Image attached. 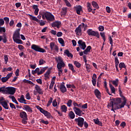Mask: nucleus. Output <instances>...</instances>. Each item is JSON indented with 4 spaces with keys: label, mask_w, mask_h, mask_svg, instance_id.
I'll return each instance as SVG.
<instances>
[{
    "label": "nucleus",
    "mask_w": 131,
    "mask_h": 131,
    "mask_svg": "<svg viewBox=\"0 0 131 131\" xmlns=\"http://www.w3.org/2000/svg\"><path fill=\"white\" fill-rule=\"evenodd\" d=\"M40 15L42 16L43 19H47L48 21L53 22L55 20V17L51 13L47 11H40Z\"/></svg>",
    "instance_id": "nucleus-1"
},
{
    "label": "nucleus",
    "mask_w": 131,
    "mask_h": 131,
    "mask_svg": "<svg viewBox=\"0 0 131 131\" xmlns=\"http://www.w3.org/2000/svg\"><path fill=\"white\" fill-rule=\"evenodd\" d=\"M36 107L37 109L41 113L44 114L45 116L47 117V118H51L52 117V116L48 111L43 110L42 107L38 105L36 106Z\"/></svg>",
    "instance_id": "nucleus-2"
},
{
    "label": "nucleus",
    "mask_w": 131,
    "mask_h": 131,
    "mask_svg": "<svg viewBox=\"0 0 131 131\" xmlns=\"http://www.w3.org/2000/svg\"><path fill=\"white\" fill-rule=\"evenodd\" d=\"M31 49L38 52L46 53V50L45 49L40 48L39 46H37L36 45L33 44L31 46Z\"/></svg>",
    "instance_id": "nucleus-3"
},
{
    "label": "nucleus",
    "mask_w": 131,
    "mask_h": 131,
    "mask_svg": "<svg viewBox=\"0 0 131 131\" xmlns=\"http://www.w3.org/2000/svg\"><path fill=\"white\" fill-rule=\"evenodd\" d=\"M87 34L89 36H95L97 38H100L99 33L97 31H94L93 29H88L87 30Z\"/></svg>",
    "instance_id": "nucleus-4"
},
{
    "label": "nucleus",
    "mask_w": 131,
    "mask_h": 131,
    "mask_svg": "<svg viewBox=\"0 0 131 131\" xmlns=\"http://www.w3.org/2000/svg\"><path fill=\"white\" fill-rule=\"evenodd\" d=\"M111 102H113V103L114 104L115 106H121V104L122 102L121 98H112L110 97Z\"/></svg>",
    "instance_id": "nucleus-5"
},
{
    "label": "nucleus",
    "mask_w": 131,
    "mask_h": 131,
    "mask_svg": "<svg viewBox=\"0 0 131 131\" xmlns=\"http://www.w3.org/2000/svg\"><path fill=\"white\" fill-rule=\"evenodd\" d=\"M84 119L79 117L78 118L75 119V121L77 123V124L80 127H82L84 124Z\"/></svg>",
    "instance_id": "nucleus-6"
},
{
    "label": "nucleus",
    "mask_w": 131,
    "mask_h": 131,
    "mask_svg": "<svg viewBox=\"0 0 131 131\" xmlns=\"http://www.w3.org/2000/svg\"><path fill=\"white\" fill-rule=\"evenodd\" d=\"M107 106H108V107H112L111 111H113V112L114 113H115V110H118L122 108L121 106L119 105H117V106L115 105V104H113V102L111 101H110V102L108 104Z\"/></svg>",
    "instance_id": "nucleus-7"
},
{
    "label": "nucleus",
    "mask_w": 131,
    "mask_h": 131,
    "mask_svg": "<svg viewBox=\"0 0 131 131\" xmlns=\"http://www.w3.org/2000/svg\"><path fill=\"white\" fill-rule=\"evenodd\" d=\"M16 92V88L14 87H7L6 94L14 95Z\"/></svg>",
    "instance_id": "nucleus-8"
},
{
    "label": "nucleus",
    "mask_w": 131,
    "mask_h": 131,
    "mask_svg": "<svg viewBox=\"0 0 131 131\" xmlns=\"http://www.w3.org/2000/svg\"><path fill=\"white\" fill-rule=\"evenodd\" d=\"M20 29H16V31L14 32V33L13 35V39L14 41V40L20 39Z\"/></svg>",
    "instance_id": "nucleus-9"
},
{
    "label": "nucleus",
    "mask_w": 131,
    "mask_h": 131,
    "mask_svg": "<svg viewBox=\"0 0 131 131\" xmlns=\"http://www.w3.org/2000/svg\"><path fill=\"white\" fill-rule=\"evenodd\" d=\"M73 110L75 113L79 117L82 116V111L80 110V108L77 107H73Z\"/></svg>",
    "instance_id": "nucleus-10"
},
{
    "label": "nucleus",
    "mask_w": 131,
    "mask_h": 131,
    "mask_svg": "<svg viewBox=\"0 0 131 131\" xmlns=\"http://www.w3.org/2000/svg\"><path fill=\"white\" fill-rule=\"evenodd\" d=\"M75 32L76 33L77 35L81 36L82 35V25H79L78 27L75 30Z\"/></svg>",
    "instance_id": "nucleus-11"
},
{
    "label": "nucleus",
    "mask_w": 131,
    "mask_h": 131,
    "mask_svg": "<svg viewBox=\"0 0 131 131\" xmlns=\"http://www.w3.org/2000/svg\"><path fill=\"white\" fill-rule=\"evenodd\" d=\"M13 73H10L9 74H8L6 77H2L1 78V81L3 82H6V81H8L9 79H10V78L13 75Z\"/></svg>",
    "instance_id": "nucleus-12"
},
{
    "label": "nucleus",
    "mask_w": 131,
    "mask_h": 131,
    "mask_svg": "<svg viewBox=\"0 0 131 131\" xmlns=\"http://www.w3.org/2000/svg\"><path fill=\"white\" fill-rule=\"evenodd\" d=\"M78 43L79 45V47H81L80 49L83 50H85L86 46L85 45V42L83 41L82 40H79L78 41Z\"/></svg>",
    "instance_id": "nucleus-13"
},
{
    "label": "nucleus",
    "mask_w": 131,
    "mask_h": 131,
    "mask_svg": "<svg viewBox=\"0 0 131 131\" xmlns=\"http://www.w3.org/2000/svg\"><path fill=\"white\" fill-rule=\"evenodd\" d=\"M74 9H75L78 15H81V11H82V7L81 6V5H77L76 6H75Z\"/></svg>",
    "instance_id": "nucleus-14"
},
{
    "label": "nucleus",
    "mask_w": 131,
    "mask_h": 131,
    "mask_svg": "<svg viewBox=\"0 0 131 131\" xmlns=\"http://www.w3.org/2000/svg\"><path fill=\"white\" fill-rule=\"evenodd\" d=\"M23 110H25L27 112L32 113L33 109L29 105H25L23 106Z\"/></svg>",
    "instance_id": "nucleus-15"
},
{
    "label": "nucleus",
    "mask_w": 131,
    "mask_h": 131,
    "mask_svg": "<svg viewBox=\"0 0 131 131\" xmlns=\"http://www.w3.org/2000/svg\"><path fill=\"white\" fill-rule=\"evenodd\" d=\"M51 69L52 68H49L46 73L44 74V77L46 78L45 79L47 80V79H50V74L51 73Z\"/></svg>",
    "instance_id": "nucleus-16"
},
{
    "label": "nucleus",
    "mask_w": 131,
    "mask_h": 131,
    "mask_svg": "<svg viewBox=\"0 0 131 131\" xmlns=\"http://www.w3.org/2000/svg\"><path fill=\"white\" fill-rule=\"evenodd\" d=\"M19 116L21 118L28 120V116L26 112L23 111L19 113Z\"/></svg>",
    "instance_id": "nucleus-17"
},
{
    "label": "nucleus",
    "mask_w": 131,
    "mask_h": 131,
    "mask_svg": "<svg viewBox=\"0 0 131 131\" xmlns=\"http://www.w3.org/2000/svg\"><path fill=\"white\" fill-rule=\"evenodd\" d=\"M120 97L123 98V102L120 104V107L124 108L125 105L126 104V101H127V99L125 98V96H124V95H123L122 94H121L120 95Z\"/></svg>",
    "instance_id": "nucleus-18"
},
{
    "label": "nucleus",
    "mask_w": 131,
    "mask_h": 131,
    "mask_svg": "<svg viewBox=\"0 0 131 131\" xmlns=\"http://www.w3.org/2000/svg\"><path fill=\"white\" fill-rule=\"evenodd\" d=\"M94 94L98 99H101V92L99 90L95 89L94 90Z\"/></svg>",
    "instance_id": "nucleus-19"
},
{
    "label": "nucleus",
    "mask_w": 131,
    "mask_h": 131,
    "mask_svg": "<svg viewBox=\"0 0 131 131\" xmlns=\"http://www.w3.org/2000/svg\"><path fill=\"white\" fill-rule=\"evenodd\" d=\"M61 21H56L52 24V27H57V28H60V26H61Z\"/></svg>",
    "instance_id": "nucleus-20"
},
{
    "label": "nucleus",
    "mask_w": 131,
    "mask_h": 131,
    "mask_svg": "<svg viewBox=\"0 0 131 131\" xmlns=\"http://www.w3.org/2000/svg\"><path fill=\"white\" fill-rule=\"evenodd\" d=\"M1 105L3 106V107L4 108V109L6 110H9V106L8 103L6 101H3L1 102Z\"/></svg>",
    "instance_id": "nucleus-21"
},
{
    "label": "nucleus",
    "mask_w": 131,
    "mask_h": 131,
    "mask_svg": "<svg viewBox=\"0 0 131 131\" xmlns=\"http://www.w3.org/2000/svg\"><path fill=\"white\" fill-rule=\"evenodd\" d=\"M60 90L62 93H64L67 92V89L64 84H61L60 86Z\"/></svg>",
    "instance_id": "nucleus-22"
},
{
    "label": "nucleus",
    "mask_w": 131,
    "mask_h": 131,
    "mask_svg": "<svg viewBox=\"0 0 131 131\" xmlns=\"http://www.w3.org/2000/svg\"><path fill=\"white\" fill-rule=\"evenodd\" d=\"M49 68L48 67H45L43 68H41L40 70V72L38 73V76L41 75L43 73H45L46 71V70H47Z\"/></svg>",
    "instance_id": "nucleus-23"
},
{
    "label": "nucleus",
    "mask_w": 131,
    "mask_h": 131,
    "mask_svg": "<svg viewBox=\"0 0 131 131\" xmlns=\"http://www.w3.org/2000/svg\"><path fill=\"white\" fill-rule=\"evenodd\" d=\"M2 40L3 41V42L4 43H6L8 41L7 36L5 35H4L3 36L0 35V42H1Z\"/></svg>",
    "instance_id": "nucleus-24"
},
{
    "label": "nucleus",
    "mask_w": 131,
    "mask_h": 131,
    "mask_svg": "<svg viewBox=\"0 0 131 131\" xmlns=\"http://www.w3.org/2000/svg\"><path fill=\"white\" fill-rule=\"evenodd\" d=\"M91 49H92V47L91 46H87L86 49L83 51L84 54L88 55V53L91 52Z\"/></svg>",
    "instance_id": "nucleus-25"
},
{
    "label": "nucleus",
    "mask_w": 131,
    "mask_h": 131,
    "mask_svg": "<svg viewBox=\"0 0 131 131\" xmlns=\"http://www.w3.org/2000/svg\"><path fill=\"white\" fill-rule=\"evenodd\" d=\"M35 90L37 91V93H38L39 94H43L42 90H41V88L38 85H35Z\"/></svg>",
    "instance_id": "nucleus-26"
},
{
    "label": "nucleus",
    "mask_w": 131,
    "mask_h": 131,
    "mask_svg": "<svg viewBox=\"0 0 131 131\" xmlns=\"http://www.w3.org/2000/svg\"><path fill=\"white\" fill-rule=\"evenodd\" d=\"M66 64L63 61L61 62H58L57 65L58 69H61L62 68H64Z\"/></svg>",
    "instance_id": "nucleus-27"
},
{
    "label": "nucleus",
    "mask_w": 131,
    "mask_h": 131,
    "mask_svg": "<svg viewBox=\"0 0 131 131\" xmlns=\"http://www.w3.org/2000/svg\"><path fill=\"white\" fill-rule=\"evenodd\" d=\"M29 16L30 18V19L33 20V21H36L37 23H39L40 21V20H39L37 17L34 16L32 15L29 14Z\"/></svg>",
    "instance_id": "nucleus-28"
},
{
    "label": "nucleus",
    "mask_w": 131,
    "mask_h": 131,
    "mask_svg": "<svg viewBox=\"0 0 131 131\" xmlns=\"http://www.w3.org/2000/svg\"><path fill=\"white\" fill-rule=\"evenodd\" d=\"M68 66L69 68V70H71V71H72L73 73H75L76 72V71L74 69V67L72 64V63H68Z\"/></svg>",
    "instance_id": "nucleus-29"
},
{
    "label": "nucleus",
    "mask_w": 131,
    "mask_h": 131,
    "mask_svg": "<svg viewBox=\"0 0 131 131\" xmlns=\"http://www.w3.org/2000/svg\"><path fill=\"white\" fill-rule=\"evenodd\" d=\"M61 112L66 113L68 111V107L64 104L61 106Z\"/></svg>",
    "instance_id": "nucleus-30"
},
{
    "label": "nucleus",
    "mask_w": 131,
    "mask_h": 131,
    "mask_svg": "<svg viewBox=\"0 0 131 131\" xmlns=\"http://www.w3.org/2000/svg\"><path fill=\"white\" fill-rule=\"evenodd\" d=\"M68 8L67 7H64L62 8V11H61V14L62 15H66L67 14V10H68Z\"/></svg>",
    "instance_id": "nucleus-31"
},
{
    "label": "nucleus",
    "mask_w": 131,
    "mask_h": 131,
    "mask_svg": "<svg viewBox=\"0 0 131 131\" xmlns=\"http://www.w3.org/2000/svg\"><path fill=\"white\" fill-rule=\"evenodd\" d=\"M64 53L69 57L72 58L73 57V55L68 50H66L64 51Z\"/></svg>",
    "instance_id": "nucleus-32"
},
{
    "label": "nucleus",
    "mask_w": 131,
    "mask_h": 131,
    "mask_svg": "<svg viewBox=\"0 0 131 131\" xmlns=\"http://www.w3.org/2000/svg\"><path fill=\"white\" fill-rule=\"evenodd\" d=\"M119 67L120 68V70L122 69V68H124L127 70L126 66H125L124 62H120Z\"/></svg>",
    "instance_id": "nucleus-33"
},
{
    "label": "nucleus",
    "mask_w": 131,
    "mask_h": 131,
    "mask_svg": "<svg viewBox=\"0 0 131 131\" xmlns=\"http://www.w3.org/2000/svg\"><path fill=\"white\" fill-rule=\"evenodd\" d=\"M69 116L71 119H73L75 118V114L73 111H70L69 114Z\"/></svg>",
    "instance_id": "nucleus-34"
},
{
    "label": "nucleus",
    "mask_w": 131,
    "mask_h": 131,
    "mask_svg": "<svg viewBox=\"0 0 131 131\" xmlns=\"http://www.w3.org/2000/svg\"><path fill=\"white\" fill-rule=\"evenodd\" d=\"M109 86L111 90L112 93L115 94V88L113 85H112L111 83H109Z\"/></svg>",
    "instance_id": "nucleus-35"
},
{
    "label": "nucleus",
    "mask_w": 131,
    "mask_h": 131,
    "mask_svg": "<svg viewBox=\"0 0 131 131\" xmlns=\"http://www.w3.org/2000/svg\"><path fill=\"white\" fill-rule=\"evenodd\" d=\"M112 84L117 88L118 86L119 80L118 79H116L115 80L112 81Z\"/></svg>",
    "instance_id": "nucleus-36"
},
{
    "label": "nucleus",
    "mask_w": 131,
    "mask_h": 131,
    "mask_svg": "<svg viewBox=\"0 0 131 131\" xmlns=\"http://www.w3.org/2000/svg\"><path fill=\"white\" fill-rule=\"evenodd\" d=\"M58 42L61 45L62 47H64V41L62 38H58Z\"/></svg>",
    "instance_id": "nucleus-37"
},
{
    "label": "nucleus",
    "mask_w": 131,
    "mask_h": 131,
    "mask_svg": "<svg viewBox=\"0 0 131 131\" xmlns=\"http://www.w3.org/2000/svg\"><path fill=\"white\" fill-rule=\"evenodd\" d=\"M0 93L6 94V88L5 86L0 88Z\"/></svg>",
    "instance_id": "nucleus-38"
},
{
    "label": "nucleus",
    "mask_w": 131,
    "mask_h": 131,
    "mask_svg": "<svg viewBox=\"0 0 131 131\" xmlns=\"http://www.w3.org/2000/svg\"><path fill=\"white\" fill-rule=\"evenodd\" d=\"M92 5L94 7L96 8V9H99V5L97 3V2H95V1H92Z\"/></svg>",
    "instance_id": "nucleus-39"
},
{
    "label": "nucleus",
    "mask_w": 131,
    "mask_h": 131,
    "mask_svg": "<svg viewBox=\"0 0 131 131\" xmlns=\"http://www.w3.org/2000/svg\"><path fill=\"white\" fill-rule=\"evenodd\" d=\"M74 65H75V67L77 68H80L81 66V63L77 61H75L74 62Z\"/></svg>",
    "instance_id": "nucleus-40"
},
{
    "label": "nucleus",
    "mask_w": 131,
    "mask_h": 131,
    "mask_svg": "<svg viewBox=\"0 0 131 131\" xmlns=\"http://www.w3.org/2000/svg\"><path fill=\"white\" fill-rule=\"evenodd\" d=\"M4 19V21H5V24H6V25H9V22H10L9 17H5Z\"/></svg>",
    "instance_id": "nucleus-41"
},
{
    "label": "nucleus",
    "mask_w": 131,
    "mask_h": 131,
    "mask_svg": "<svg viewBox=\"0 0 131 131\" xmlns=\"http://www.w3.org/2000/svg\"><path fill=\"white\" fill-rule=\"evenodd\" d=\"M55 59L58 63L63 61V59H62V57L61 56H59L58 57L56 58Z\"/></svg>",
    "instance_id": "nucleus-42"
},
{
    "label": "nucleus",
    "mask_w": 131,
    "mask_h": 131,
    "mask_svg": "<svg viewBox=\"0 0 131 131\" xmlns=\"http://www.w3.org/2000/svg\"><path fill=\"white\" fill-rule=\"evenodd\" d=\"M53 98L51 97L50 98V100L48 101V103H47V107H49L50 106V105L52 104V103L53 102Z\"/></svg>",
    "instance_id": "nucleus-43"
},
{
    "label": "nucleus",
    "mask_w": 131,
    "mask_h": 131,
    "mask_svg": "<svg viewBox=\"0 0 131 131\" xmlns=\"http://www.w3.org/2000/svg\"><path fill=\"white\" fill-rule=\"evenodd\" d=\"M14 42L18 44H23V41L19 39H15Z\"/></svg>",
    "instance_id": "nucleus-44"
},
{
    "label": "nucleus",
    "mask_w": 131,
    "mask_h": 131,
    "mask_svg": "<svg viewBox=\"0 0 131 131\" xmlns=\"http://www.w3.org/2000/svg\"><path fill=\"white\" fill-rule=\"evenodd\" d=\"M108 40L110 41V44L111 45L112 47H114V45H113V40L111 36H108Z\"/></svg>",
    "instance_id": "nucleus-45"
},
{
    "label": "nucleus",
    "mask_w": 131,
    "mask_h": 131,
    "mask_svg": "<svg viewBox=\"0 0 131 131\" xmlns=\"http://www.w3.org/2000/svg\"><path fill=\"white\" fill-rule=\"evenodd\" d=\"M63 1L64 2V3H66V6L67 7H70V8L72 7V5H71V3L69 2L68 0H63Z\"/></svg>",
    "instance_id": "nucleus-46"
},
{
    "label": "nucleus",
    "mask_w": 131,
    "mask_h": 131,
    "mask_svg": "<svg viewBox=\"0 0 131 131\" xmlns=\"http://www.w3.org/2000/svg\"><path fill=\"white\" fill-rule=\"evenodd\" d=\"M40 122L43 123V124L45 125H48L49 124V122L48 121H45L43 119H40Z\"/></svg>",
    "instance_id": "nucleus-47"
},
{
    "label": "nucleus",
    "mask_w": 131,
    "mask_h": 131,
    "mask_svg": "<svg viewBox=\"0 0 131 131\" xmlns=\"http://www.w3.org/2000/svg\"><path fill=\"white\" fill-rule=\"evenodd\" d=\"M46 61L43 60V59H40L39 61V65L41 66L43 65L44 63H46Z\"/></svg>",
    "instance_id": "nucleus-48"
},
{
    "label": "nucleus",
    "mask_w": 131,
    "mask_h": 131,
    "mask_svg": "<svg viewBox=\"0 0 131 131\" xmlns=\"http://www.w3.org/2000/svg\"><path fill=\"white\" fill-rule=\"evenodd\" d=\"M54 84H55V81H51V84H50V85L49 86V89H50V90L53 89V88H54Z\"/></svg>",
    "instance_id": "nucleus-49"
},
{
    "label": "nucleus",
    "mask_w": 131,
    "mask_h": 131,
    "mask_svg": "<svg viewBox=\"0 0 131 131\" xmlns=\"http://www.w3.org/2000/svg\"><path fill=\"white\" fill-rule=\"evenodd\" d=\"M52 105L54 107H56L57 106V99H55L52 102Z\"/></svg>",
    "instance_id": "nucleus-50"
},
{
    "label": "nucleus",
    "mask_w": 131,
    "mask_h": 131,
    "mask_svg": "<svg viewBox=\"0 0 131 131\" xmlns=\"http://www.w3.org/2000/svg\"><path fill=\"white\" fill-rule=\"evenodd\" d=\"M9 60L8 55H4V61L5 62V64H7L8 61Z\"/></svg>",
    "instance_id": "nucleus-51"
},
{
    "label": "nucleus",
    "mask_w": 131,
    "mask_h": 131,
    "mask_svg": "<svg viewBox=\"0 0 131 131\" xmlns=\"http://www.w3.org/2000/svg\"><path fill=\"white\" fill-rule=\"evenodd\" d=\"M50 48L51 49V50H54V47H55V42H51L50 44Z\"/></svg>",
    "instance_id": "nucleus-52"
},
{
    "label": "nucleus",
    "mask_w": 131,
    "mask_h": 131,
    "mask_svg": "<svg viewBox=\"0 0 131 131\" xmlns=\"http://www.w3.org/2000/svg\"><path fill=\"white\" fill-rule=\"evenodd\" d=\"M92 82L94 86H96L97 84V79L92 78Z\"/></svg>",
    "instance_id": "nucleus-53"
},
{
    "label": "nucleus",
    "mask_w": 131,
    "mask_h": 131,
    "mask_svg": "<svg viewBox=\"0 0 131 131\" xmlns=\"http://www.w3.org/2000/svg\"><path fill=\"white\" fill-rule=\"evenodd\" d=\"M6 32V29L5 27H1L0 26V33L2 32Z\"/></svg>",
    "instance_id": "nucleus-54"
},
{
    "label": "nucleus",
    "mask_w": 131,
    "mask_h": 131,
    "mask_svg": "<svg viewBox=\"0 0 131 131\" xmlns=\"http://www.w3.org/2000/svg\"><path fill=\"white\" fill-rule=\"evenodd\" d=\"M72 100L71 99H69L67 103V104L68 106L70 107L72 105Z\"/></svg>",
    "instance_id": "nucleus-55"
},
{
    "label": "nucleus",
    "mask_w": 131,
    "mask_h": 131,
    "mask_svg": "<svg viewBox=\"0 0 131 131\" xmlns=\"http://www.w3.org/2000/svg\"><path fill=\"white\" fill-rule=\"evenodd\" d=\"M104 28L103 26H99V27H98V30L99 31L102 32L104 31Z\"/></svg>",
    "instance_id": "nucleus-56"
},
{
    "label": "nucleus",
    "mask_w": 131,
    "mask_h": 131,
    "mask_svg": "<svg viewBox=\"0 0 131 131\" xmlns=\"http://www.w3.org/2000/svg\"><path fill=\"white\" fill-rule=\"evenodd\" d=\"M26 98L27 99V100H30L31 99V96H30V93H29V92H28L27 94H26Z\"/></svg>",
    "instance_id": "nucleus-57"
},
{
    "label": "nucleus",
    "mask_w": 131,
    "mask_h": 131,
    "mask_svg": "<svg viewBox=\"0 0 131 131\" xmlns=\"http://www.w3.org/2000/svg\"><path fill=\"white\" fill-rule=\"evenodd\" d=\"M5 21L3 18H0V26H3L4 25Z\"/></svg>",
    "instance_id": "nucleus-58"
},
{
    "label": "nucleus",
    "mask_w": 131,
    "mask_h": 131,
    "mask_svg": "<svg viewBox=\"0 0 131 131\" xmlns=\"http://www.w3.org/2000/svg\"><path fill=\"white\" fill-rule=\"evenodd\" d=\"M84 126L85 127V129H88L89 127V124L86 122V121L84 120Z\"/></svg>",
    "instance_id": "nucleus-59"
},
{
    "label": "nucleus",
    "mask_w": 131,
    "mask_h": 131,
    "mask_svg": "<svg viewBox=\"0 0 131 131\" xmlns=\"http://www.w3.org/2000/svg\"><path fill=\"white\" fill-rule=\"evenodd\" d=\"M63 35V33L61 32H58L56 34V36L57 37H61Z\"/></svg>",
    "instance_id": "nucleus-60"
},
{
    "label": "nucleus",
    "mask_w": 131,
    "mask_h": 131,
    "mask_svg": "<svg viewBox=\"0 0 131 131\" xmlns=\"http://www.w3.org/2000/svg\"><path fill=\"white\" fill-rule=\"evenodd\" d=\"M39 23L40 26H43L46 25V23H45V21L42 20H40Z\"/></svg>",
    "instance_id": "nucleus-61"
},
{
    "label": "nucleus",
    "mask_w": 131,
    "mask_h": 131,
    "mask_svg": "<svg viewBox=\"0 0 131 131\" xmlns=\"http://www.w3.org/2000/svg\"><path fill=\"white\" fill-rule=\"evenodd\" d=\"M9 104H10V106L11 107V108L12 109H13V108H14V110L16 109V108L15 106L14 105V103H10Z\"/></svg>",
    "instance_id": "nucleus-62"
},
{
    "label": "nucleus",
    "mask_w": 131,
    "mask_h": 131,
    "mask_svg": "<svg viewBox=\"0 0 131 131\" xmlns=\"http://www.w3.org/2000/svg\"><path fill=\"white\" fill-rule=\"evenodd\" d=\"M115 64L119 63V61L118 59V57L117 56L115 57Z\"/></svg>",
    "instance_id": "nucleus-63"
},
{
    "label": "nucleus",
    "mask_w": 131,
    "mask_h": 131,
    "mask_svg": "<svg viewBox=\"0 0 131 131\" xmlns=\"http://www.w3.org/2000/svg\"><path fill=\"white\" fill-rule=\"evenodd\" d=\"M126 125V123L125 122H122V123H121V124H120V126H122L123 128H124L125 127Z\"/></svg>",
    "instance_id": "nucleus-64"
}]
</instances>
